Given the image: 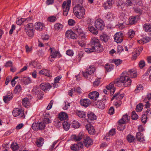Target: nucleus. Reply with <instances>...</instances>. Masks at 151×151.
Segmentation results:
<instances>
[{
    "label": "nucleus",
    "mask_w": 151,
    "mask_h": 151,
    "mask_svg": "<svg viewBox=\"0 0 151 151\" xmlns=\"http://www.w3.org/2000/svg\"><path fill=\"white\" fill-rule=\"evenodd\" d=\"M50 118L49 116V114H46L43 121L42 122L44 123L45 125V126L46 124H48L51 122V120H50Z\"/></svg>",
    "instance_id": "cd10ccee"
},
{
    "label": "nucleus",
    "mask_w": 151,
    "mask_h": 151,
    "mask_svg": "<svg viewBox=\"0 0 151 151\" xmlns=\"http://www.w3.org/2000/svg\"><path fill=\"white\" fill-rule=\"evenodd\" d=\"M71 126L75 128H79L80 126V124L77 121L74 120L72 124H71Z\"/></svg>",
    "instance_id": "a18cd8bd"
},
{
    "label": "nucleus",
    "mask_w": 151,
    "mask_h": 151,
    "mask_svg": "<svg viewBox=\"0 0 151 151\" xmlns=\"http://www.w3.org/2000/svg\"><path fill=\"white\" fill-rule=\"evenodd\" d=\"M85 40H78L77 41L78 44L81 47H84L86 45V42Z\"/></svg>",
    "instance_id": "69168bd1"
},
{
    "label": "nucleus",
    "mask_w": 151,
    "mask_h": 151,
    "mask_svg": "<svg viewBox=\"0 0 151 151\" xmlns=\"http://www.w3.org/2000/svg\"><path fill=\"white\" fill-rule=\"evenodd\" d=\"M144 28L147 32H149L151 29V25L149 24H145L144 25Z\"/></svg>",
    "instance_id": "09e8293b"
},
{
    "label": "nucleus",
    "mask_w": 151,
    "mask_h": 151,
    "mask_svg": "<svg viewBox=\"0 0 151 151\" xmlns=\"http://www.w3.org/2000/svg\"><path fill=\"white\" fill-rule=\"evenodd\" d=\"M114 4V1L113 0H108L104 2L103 4V6L105 9H110L113 6Z\"/></svg>",
    "instance_id": "ddd939ff"
},
{
    "label": "nucleus",
    "mask_w": 151,
    "mask_h": 151,
    "mask_svg": "<svg viewBox=\"0 0 151 151\" xmlns=\"http://www.w3.org/2000/svg\"><path fill=\"white\" fill-rule=\"evenodd\" d=\"M130 119V117L129 116H128L127 114H125L123 116L122 118L119 121V122L121 124H125L126 122H128Z\"/></svg>",
    "instance_id": "bb28decb"
},
{
    "label": "nucleus",
    "mask_w": 151,
    "mask_h": 151,
    "mask_svg": "<svg viewBox=\"0 0 151 151\" xmlns=\"http://www.w3.org/2000/svg\"><path fill=\"white\" fill-rule=\"evenodd\" d=\"M127 139L129 142L131 143L134 141L135 139V138L132 135L129 134L127 137Z\"/></svg>",
    "instance_id": "de8ad7c7"
},
{
    "label": "nucleus",
    "mask_w": 151,
    "mask_h": 151,
    "mask_svg": "<svg viewBox=\"0 0 151 151\" xmlns=\"http://www.w3.org/2000/svg\"><path fill=\"white\" fill-rule=\"evenodd\" d=\"M123 34L121 32L116 33L114 35V40L117 43L121 42L123 40Z\"/></svg>",
    "instance_id": "9b49d317"
},
{
    "label": "nucleus",
    "mask_w": 151,
    "mask_h": 151,
    "mask_svg": "<svg viewBox=\"0 0 151 151\" xmlns=\"http://www.w3.org/2000/svg\"><path fill=\"white\" fill-rule=\"evenodd\" d=\"M115 18L114 15L111 12H108L105 16V19L107 20L111 21L114 20Z\"/></svg>",
    "instance_id": "393cba45"
},
{
    "label": "nucleus",
    "mask_w": 151,
    "mask_h": 151,
    "mask_svg": "<svg viewBox=\"0 0 151 151\" xmlns=\"http://www.w3.org/2000/svg\"><path fill=\"white\" fill-rule=\"evenodd\" d=\"M71 3V0H67L63 2L62 7L63 9L64 16H66L68 15L70 8Z\"/></svg>",
    "instance_id": "20e7f679"
},
{
    "label": "nucleus",
    "mask_w": 151,
    "mask_h": 151,
    "mask_svg": "<svg viewBox=\"0 0 151 151\" xmlns=\"http://www.w3.org/2000/svg\"><path fill=\"white\" fill-rule=\"evenodd\" d=\"M99 93L96 91L90 93L88 94V97L91 99L96 100L99 96Z\"/></svg>",
    "instance_id": "6ab92c4d"
},
{
    "label": "nucleus",
    "mask_w": 151,
    "mask_h": 151,
    "mask_svg": "<svg viewBox=\"0 0 151 151\" xmlns=\"http://www.w3.org/2000/svg\"><path fill=\"white\" fill-rule=\"evenodd\" d=\"M100 40L102 42L106 43L108 41V36L106 34H104L100 36Z\"/></svg>",
    "instance_id": "79ce46f5"
},
{
    "label": "nucleus",
    "mask_w": 151,
    "mask_h": 151,
    "mask_svg": "<svg viewBox=\"0 0 151 151\" xmlns=\"http://www.w3.org/2000/svg\"><path fill=\"white\" fill-rule=\"evenodd\" d=\"M88 30L92 34L96 35L98 34V31L94 27L91 26H89L88 27Z\"/></svg>",
    "instance_id": "2f4dec72"
},
{
    "label": "nucleus",
    "mask_w": 151,
    "mask_h": 151,
    "mask_svg": "<svg viewBox=\"0 0 151 151\" xmlns=\"http://www.w3.org/2000/svg\"><path fill=\"white\" fill-rule=\"evenodd\" d=\"M124 96V94H119V93H116L111 98V101H112L114 99H117L118 100H121L123 98Z\"/></svg>",
    "instance_id": "7c9ffc66"
},
{
    "label": "nucleus",
    "mask_w": 151,
    "mask_h": 151,
    "mask_svg": "<svg viewBox=\"0 0 151 151\" xmlns=\"http://www.w3.org/2000/svg\"><path fill=\"white\" fill-rule=\"evenodd\" d=\"M96 104L97 107L101 109H103L105 106L104 103L101 101H98Z\"/></svg>",
    "instance_id": "ea45409f"
},
{
    "label": "nucleus",
    "mask_w": 151,
    "mask_h": 151,
    "mask_svg": "<svg viewBox=\"0 0 151 151\" xmlns=\"http://www.w3.org/2000/svg\"><path fill=\"white\" fill-rule=\"evenodd\" d=\"M77 115L81 118H84L86 116L85 113L83 111H78L76 112Z\"/></svg>",
    "instance_id": "3c124183"
},
{
    "label": "nucleus",
    "mask_w": 151,
    "mask_h": 151,
    "mask_svg": "<svg viewBox=\"0 0 151 151\" xmlns=\"http://www.w3.org/2000/svg\"><path fill=\"white\" fill-rule=\"evenodd\" d=\"M147 115L145 114L144 113L142 115L141 117V120L143 123L145 124L147 122Z\"/></svg>",
    "instance_id": "13d9d810"
},
{
    "label": "nucleus",
    "mask_w": 151,
    "mask_h": 151,
    "mask_svg": "<svg viewBox=\"0 0 151 151\" xmlns=\"http://www.w3.org/2000/svg\"><path fill=\"white\" fill-rule=\"evenodd\" d=\"M84 52L82 51H80L78 52V54L74 58V61L76 62H79L82 58L83 56Z\"/></svg>",
    "instance_id": "aec40b11"
},
{
    "label": "nucleus",
    "mask_w": 151,
    "mask_h": 151,
    "mask_svg": "<svg viewBox=\"0 0 151 151\" xmlns=\"http://www.w3.org/2000/svg\"><path fill=\"white\" fill-rule=\"evenodd\" d=\"M113 62L116 66H117L122 63V60L120 59H114L113 60Z\"/></svg>",
    "instance_id": "680f3d73"
},
{
    "label": "nucleus",
    "mask_w": 151,
    "mask_h": 151,
    "mask_svg": "<svg viewBox=\"0 0 151 151\" xmlns=\"http://www.w3.org/2000/svg\"><path fill=\"white\" fill-rule=\"evenodd\" d=\"M13 94L12 93L8 92L5 96L3 97V100L5 103H7L13 98Z\"/></svg>",
    "instance_id": "a878e982"
},
{
    "label": "nucleus",
    "mask_w": 151,
    "mask_h": 151,
    "mask_svg": "<svg viewBox=\"0 0 151 151\" xmlns=\"http://www.w3.org/2000/svg\"><path fill=\"white\" fill-rule=\"evenodd\" d=\"M22 90V88L20 85H17L16 86L14 89V91L16 93H17L20 92Z\"/></svg>",
    "instance_id": "052dcab7"
},
{
    "label": "nucleus",
    "mask_w": 151,
    "mask_h": 151,
    "mask_svg": "<svg viewBox=\"0 0 151 151\" xmlns=\"http://www.w3.org/2000/svg\"><path fill=\"white\" fill-rule=\"evenodd\" d=\"M21 80L26 85H27L30 83L31 82V78L28 77H23L21 79Z\"/></svg>",
    "instance_id": "4c0bfd02"
},
{
    "label": "nucleus",
    "mask_w": 151,
    "mask_h": 151,
    "mask_svg": "<svg viewBox=\"0 0 151 151\" xmlns=\"http://www.w3.org/2000/svg\"><path fill=\"white\" fill-rule=\"evenodd\" d=\"M66 54L70 56H72L74 54V52L73 50H68L66 52Z\"/></svg>",
    "instance_id": "338daca9"
},
{
    "label": "nucleus",
    "mask_w": 151,
    "mask_h": 151,
    "mask_svg": "<svg viewBox=\"0 0 151 151\" xmlns=\"http://www.w3.org/2000/svg\"><path fill=\"white\" fill-rule=\"evenodd\" d=\"M84 133L82 132H81L78 135H73L71 136V138L75 141H80L83 138Z\"/></svg>",
    "instance_id": "2eb2a0df"
},
{
    "label": "nucleus",
    "mask_w": 151,
    "mask_h": 151,
    "mask_svg": "<svg viewBox=\"0 0 151 151\" xmlns=\"http://www.w3.org/2000/svg\"><path fill=\"white\" fill-rule=\"evenodd\" d=\"M63 27V25L61 24L57 23L54 25V29L55 30L60 31Z\"/></svg>",
    "instance_id": "c9c22d12"
},
{
    "label": "nucleus",
    "mask_w": 151,
    "mask_h": 151,
    "mask_svg": "<svg viewBox=\"0 0 151 151\" xmlns=\"http://www.w3.org/2000/svg\"><path fill=\"white\" fill-rule=\"evenodd\" d=\"M49 50L50 51V55L54 58H56L58 55H59V58L61 57V55L59 52L56 51L54 48L50 47Z\"/></svg>",
    "instance_id": "dca6fc26"
},
{
    "label": "nucleus",
    "mask_w": 151,
    "mask_h": 151,
    "mask_svg": "<svg viewBox=\"0 0 151 151\" xmlns=\"http://www.w3.org/2000/svg\"><path fill=\"white\" fill-rule=\"evenodd\" d=\"M88 119L91 120H94L96 119V115L93 112H88Z\"/></svg>",
    "instance_id": "f704fd0d"
},
{
    "label": "nucleus",
    "mask_w": 151,
    "mask_h": 151,
    "mask_svg": "<svg viewBox=\"0 0 151 151\" xmlns=\"http://www.w3.org/2000/svg\"><path fill=\"white\" fill-rule=\"evenodd\" d=\"M40 86L41 89L45 91H48L51 87V85L48 83H42L40 84Z\"/></svg>",
    "instance_id": "f3484780"
},
{
    "label": "nucleus",
    "mask_w": 151,
    "mask_h": 151,
    "mask_svg": "<svg viewBox=\"0 0 151 151\" xmlns=\"http://www.w3.org/2000/svg\"><path fill=\"white\" fill-rule=\"evenodd\" d=\"M143 88V86L141 84L138 85L137 86L136 88L134 91V92L136 93L139 92L140 90H142Z\"/></svg>",
    "instance_id": "603ef678"
},
{
    "label": "nucleus",
    "mask_w": 151,
    "mask_h": 151,
    "mask_svg": "<svg viewBox=\"0 0 151 151\" xmlns=\"http://www.w3.org/2000/svg\"><path fill=\"white\" fill-rule=\"evenodd\" d=\"M80 103L81 106L87 107L89 105V100L88 99H81L80 101Z\"/></svg>",
    "instance_id": "5701e85b"
},
{
    "label": "nucleus",
    "mask_w": 151,
    "mask_h": 151,
    "mask_svg": "<svg viewBox=\"0 0 151 151\" xmlns=\"http://www.w3.org/2000/svg\"><path fill=\"white\" fill-rule=\"evenodd\" d=\"M12 113L13 116L15 117L19 116L22 119H24L25 117L24 111L22 109L15 108L12 111Z\"/></svg>",
    "instance_id": "423d86ee"
},
{
    "label": "nucleus",
    "mask_w": 151,
    "mask_h": 151,
    "mask_svg": "<svg viewBox=\"0 0 151 151\" xmlns=\"http://www.w3.org/2000/svg\"><path fill=\"white\" fill-rule=\"evenodd\" d=\"M85 127L89 134H94L95 130L93 126L90 124H88Z\"/></svg>",
    "instance_id": "b1692460"
},
{
    "label": "nucleus",
    "mask_w": 151,
    "mask_h": 151,
    "mask_svg": "<svg viewBox=\"0 0 151 151\" xmlns=\"http://www.w3.org/2000/svg\"><path fill=\"white\" fill-rule=\"evenodd\" d=\"M143 105L141 103L139 104L136 106L135 110L137 112H140L143 109Z\"/></svg>",
    "instance_id": "8fccbe9b"
},
{
    "label": "nucleus",
    "mask_w": 151,
    "mask_h": 151,
    "mask_svg": "<svg viewBox=\"0 0 151 151\" xmlns=\"http://www.w3.org/2000/svg\"><path fill=\"white\" fill-rule=\"evenodd\" d=\"M127 77H125L122 73L121 76L119 78H117L114 80V83L118 87H121L124 85L125 87L130 86L131 83L132 81L128 80Z\"/></svg>",
    "instance_id": "f257e3e1"
},
{
    "label": "nucleus",
    "mask_w": 151,
    "mask_h": 151,
    "mask_svg": "<svg viewBox=\"0 0 151 151\" xmlns=\"http://www.w3.org/2000/svg\"><path fill=\"white\" fill-rule=\"evenodd\" d=\"M136 137L137 140L139 142H143L145 141L143 135L140 132L137 133Z\"/></svg>",
    "instance_id": "c756f323"
},
{
    "label": "nucleus",
    "mask_w": 151,
    "mask_h": 151,
    "mask_svg": "<svg viewBox=\"0 0 151 151\" xmlns=\"http://www.w3.org/2000/svg\"><path fill=\"white\" fill-rule=\"evenodd\" d=\"M90 43L91 46L95 47L98 52H101L103 50V47L100 43L99 40L97 37L92 38Z\"/></svg>",
    "instance_id": "7ed1b4c3"
},
{
    "label": "nucleus",
    "mask_w": 151,
    "mask_h": 151,
    "mask_svg": "<svg viewBox=\"0 0 151 151\" xmlns=\"http://www.w3.org/2000/svg\"><path fill=\"white\" fill-rule=\"evenodd\" d=\"M95 68L94 66L92 65L89 66L86 70V71L88 72V73L91 75L95 71Z\"/></svg>",
    "instance_id": "473e14b6"
},
{
    "label": "nucleus",
    "mask_w": 151,
    "mask_h": 151,
    "mask_svg": "<svg viewBox=\"0 0 151 151\" xmlns=\"http://www.w3.org/2000/svg\"><path fill=\"white\" fill-rule=\"evenodd\" d=\"M83 147V144L81 143H78L77 144H73L71 145V149L73 151H77L79 150L80 148Z\"/></svg>",
    "instance_id": "a211bd4d"
},
{
    "label": "nucleus",
    "mask_w": 151,
    "mask_h": 151,
    "mask_svg": "<svg viewBox=\"0 0 151 151\" xmlns=\"http://www.w3.org/2000/svg\"><path fill=\"white\" fill-rule=\"evenodd\" d=\"M45 126L42 122H35L32 124V128L34 130H44Z\"/></svg>",
    "instance_id": "39448f33"
},
{
    "label": "nucleus",
    "mask_w": 151,
    "mask_h": 151,
    "mask_svg": "<svg viewBox=\"0 0 151 151\" xmlns=\"http://www.w3.org/2000/svg\"><path fill=\"white\" fill-rule=\"evenodd\" d=\"M74 92H76L78 94H81L82 92V90L79 87H78L74 88Z\"/></svg>",
    "instance_id": "e2e57ef3"
},
{
    "label": "nucleus",
    "mask_w": 151,
    "mask_h": 151,
    "mask_svg": "<svg viewBox=\"0 0 151 151\" xmlns=\"http://www.w3.org/2000/svg\"><path fill=\"white\" fill-rule=\"evenodd\" d=\"M41 89V88L35 87L33 88V91L35 93L38 94L40 93Z\"/></svg>",
    "instance_id": "774afa93"
},
{
    "label": "nucleus",
    "mask_w": 151,
    "mask_h": 151,
    "mask_svg": "<svg viewBox=\"0 0 151 151\" xmlns=\"http://www.w3.org/2000/svg\"><path fill=\"white\" fill-rule=\"evenodd\" d=\"M57 20L56 17L55 16H51L47 18L48 21L50 22H54Z\"/></svg>",
    "instance_id": "5fc2aeb1"
},
{
    "label": "nucleus",
    "mask_w": 151,
    "mask_h": 151,
    "mask_svg": "<svg viewBox=\"0 0 151 151\" xmlns=\"http://www.w3.org/2000/svg\"><path fill=\"white\" fill-rule=\"evenodd\" d=\"M35 26L36 30L41 31L43 29L44 24L40 22H38L35 23Z\"/></svg>",
    "instance_id": "c85d7f7f"
},
{
    "label": "nucleus",
    "mask_w": 151,
    "mask_h": 151,
    "mask_svg": "<svg viewBox=\"0 0 151 151\" xmlns=\"http://www.w3.org/2000/svg\"><path fill=\"white\" fill-rule=\"evenodd\" d=\"M65 35L66 37L68 38L76 39L77 37V35L70 30L67 31L65 32Z\"/></svg>",
    "instance_id": "9d476101"
},
{
    "label": "nucleus",
    "mask_w": 151,
    "mask_h": 151,
    "mask_svg": "<svg viewBox=\"0 0 151 151\" xmlns=\"http://www.w3.org/2000/svg\"><path fill=\"white\" fill-rule=\"evenodd\" d=\"M131 118L133 120L137 119H138V116L135 111H133L132 112Z\"/></svg>",
    "instance_id": "0e129e2a"
},
{
    "label": "nucleus",
    "mask_w": 151,
    "mask_h": 151,
    "mask_svg": "<svg viewBox=\"0 0 151 151\" xmlns=\"http://www.w3.org/2000/svg\"><path fill=\"white\" fill-rule=\"evenodd\" d=\"M44 142V139L42 138H40L37 140L36 144L38 147H40L43 144Z\"/></svg>",
    "instance_id": "a19ab883"
},
{
    "label": "nucleus",
    "mask_w": 151,
    "mask_h": 151,
    "mask_svg": "<svg viewBox=\"0 0 151 151\" xmlns=\"http://www.w3.org/2000/svg\"><path fill=\"white\" fill-rule=\"evenodd\" d=\"M105 68L107 72H110L114 69V65L112 64L107 63L105 65Z\"/></svg>",
    "instance_id": "e433bc0d"
},
{
    "label": "nucleus",
    "mask_w": 151,
    "mask_h": 151,
    "mask_svg": "<svg viewBox=\"0 0 151 151\" xmlns=\"http://www.w3.org/2000/svg\"><path fill=\"white\" fill-rule=\"evenodd\" d=\"M11 147L13 151H16L18 150L19 147L16 142H13L11 145Z\"/></svg>",
    "instance_id": "58836bf2"
},
{
    "label": "nucleus",
    "mask_w": 151,
    "mask_h": 151,
    "mask_svg": "<svg viewBox=\"0 0 151 151\" xmlns=\"http://www.w3.org/2000/svg\"><path fill=\"white\" fill-rule=\"evenodd\" d=\"M122 73L125 77H127L128 79L130 81H131V79L129 78V76L132 78H135L137 76V72L132 69L129 70L127 72L124 71Z\"/></svg>",
    "instance_id": "0eeeda50"
},
{
    "label": "nucleus",
    "mask_w": 151,
    "mask_h": 151,
    "mask_svg": "<svg viewBox=\"0 0 151 151\" xmlns=\"http://www.w3.org/2000/svg\"><path fill=\"white\" fill-rule=\"evenodd\" d=\"M63 125L64 129L65 130L67 131L69 129L70 125L68 122L64 121L63 123Z\"/></svg>",
    "instance_id": "49530a36"
},
{
    "label": "nucleus",
    "mask_w": 151,
    "mask_h": 151,
    "mask_svg": "<svg viewBox=\"0 0 151 151\" xmlns=\"http://www.w3.org/2000/svg\"><path fill=\"white\" fill-rule=\"evenodd\" d=\"M73 11L75 15L79 19L84 17L85 10L82 5H78L74 7Z\"/></svg>",
    "instance_id": "f03ea898"
},
{
    "label": "nucleus",
    "mask_w": 151,
    "mask_h": 151,
    "mask_svg": "<svg viewBox=\"0 0 151 151\" xmlns=\"http://www.w3.org/2000/svg\"><path fill=\"white\" fill-rule=\"evenodd\" d=\"M94 24L95 27L99 30H102L105 26L103 21L100 19L96 20Z\"/></svg>",
    "instance_id": "6e6552de"
},
{
    "label": "nucleus",
    "mask_w": 151,
    "mask_h": 151,
    "mask_svg": "<svg viewBox=\"0 0 151 151\" xmlns=\"http://www.w3.org/2000/svg\"><path fill=\"white\" fill-rule=\"evenodd\" d=\"M74 29L76 32H77L78 35L83 32L81 28L78 26H75Z\"/></svg>",
    "instance_id": "bf43d9fd"
},
{
    "label": "nucleus",
    "mask_w": 151,
    "mask_h": 151,
    "mask_svg": "<svg viewBox=\"0 0 151 151\" xmlns=\"http://www.w3.org/2000/svg\"><path fill=\"white\" fill-rule=\"evenodd\" d=\"M95 48V47L91 46V47L86 48L85 49V51L86 52H87L88 53L93 52L94 51L97 52H98L96 50Z\"/></svg>",
    "instance_id": "864d4df0"
},
{
    "label": "nucleus",
    "mask_w": 151,
    "mask_h": 151,
    "mask_svg": "<svg viewBox=\"0 0 151 151\" xmlns=\"http://www.w3.org/2000/svg\"><path fill=\"white\" fill-rule=\"evenodd\" d=\"M39 73L40 74L45 75L49 78L52 76L51 72L49 70L44 69L39 71Z\"/></svg>",
    "instance_id": "412c9836"
},
{
    "label": "nucleus",
    "mask_w": 151,
    "mask_h": 151,
    "mask_svg": "<svg viewBox=\"0 0 151 151\" xmlns=\"http://www.w3.org/2000/svg\"><path fill=\"white\" fill-rule=\"evenodd\" d=\"M127 35L129 38H132L134 37L135 35V32L133 30L130 29L129 30Z\"/></svg>",
    "instance_id": "37998d69"
},
{
    "label": "nucleus",
    "mask_w": 151,
    "mask_h": 151,
    "mask_svg": "<svg viewBox=\"0 0 151 151\" xmlns=\"http://www.w3.org/2000/svg\"><path fill=\"white\" fill-rule=\"evenodd\" d=\"M83 138V144L85 147H88L92 144V140L89 137L85 136Z\"/></svg>",
    "instance_id": "f8f14e48"
},
{
    "label": "nucleus",
    "mask_w": 151,
    "mask_h": 151,
    "mask_svg": "<svg viewBox=\"0 0 151 151\" xmlns=\"http://www.w3.org/2000/svg\"><path fill=\"white\" fill-rule=\"evenodd\" d=\"M22 103L23 105L26 107H28L30 104L29 100L27 98H24L22 100Z\"/></svg>",
    "instance_id": "72a5a7b5"
},
{
    "label": "nucleus",
    "mask_w": 151,
    "mask_h": 151,
    "mask_svg": "<svg viewBox=\"0 0 151 151\" xmlns=\"http://www.w3.org/2000/svg\"><path fill=\"white\" fill-rule=\"evenodd\" d=\"M138 19L139 17L138 16H131L129 19V24H130L133 25L137 22Z\"/></svg>",
    "instance_id": "4be33fe9"
},
{
    "label": "nucleus",
    "mask_w": 151,
    "mask_h": 151,
    "mask_svg": "<svg viewBox=\"0 0 151 151\" xmlns=\"http://www.w3.org/2000/svg\"><path fill=\"white\" fill-rule=\"evenodd\" d=\"M68 117V116L67 114L64 112H62L58 115L59 119H57L55 122L58 123L59 125L60 123L61 124L60 121L65 120Z\"/></svg>",
    "instance_id": "1a4fd4ad"
},
{
    "label": "nucleus",
    "mask_w": 151,
    "mask_h": 151,
    "mask_svg": "<svg viewBox=\"0 0 151 151\" xmlns=\"http://www.w3.org/2000/svg\"><path fill=\"white\" fill-rule=\"evenodd\" d=\"M114 81H113L111 83L108 85H107L106 88L107 89L110 91V94L111 95H113L114 93L115 88L114 87Z\"/></svg>",
    "instance_id": "4468645a"
},
{
    "label": "nucleus",
    "mask_w": 151,
    "mask_h": 151,
    "mask_svg": "<svg viewBox=\"0 0 151 151\" xmlns=\"http://www.w3.org/2000/svg\"><path fill=\"white\" fill-rule=\"evenodd\" d=\"M151 40V38H150L149 37H145L144 38H143L142 39V40H138V42L140 44H141L142 43V42H143V44L144 42L145 43L149 42Z\"/></svg>",
    "instance_id": "c03bdc74"
},
{
    "label": "nucleus",
    "mask_w": 151,
    "mask_h": 151,
    "mask_svg": "<svg viewBox=\"0 0 151 151\" xmlns=\"http://www.w3.org/2000/svg\"><path fill=\"white\" fill-rule=\"evenodd\" d=\"M31 64L35 68H37L38 69H40L41 68V66L40 64L39 63L33 62L31 63Z\"/></svg>",
    "instance_id": "4d7b16f0"
},
{
    "label": "nucleus",
    "mask_w": 151,
    "mask_h": 151,
    "mask_svg": "<svg viewBox=\"0 0 151 151\" xmlns=\"http://www.w3.org/2000/svg\"><path fill=\"white\" fill-rule=\"evenodd\" d=\"M124 124H121L119 123V124L117 127V129L119 131H122L125 128Z\"/></svg>",
    "instance_id": "6e6d98bb"
}]
</instances>
